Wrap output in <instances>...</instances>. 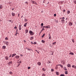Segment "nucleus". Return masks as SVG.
I'll return each mask as SVG.
<instances>
[{"instance_id": "obj_1", "label": "nucleus", "mask_w": 76, "mask_h": 76, "mask_svg": "<svg viewBox=\"0 0 76 76\" xmlns=\"http://www.w3.org/2000/svg\"><path fill=\"white\" fill-rule=\"evenodd\" d=\"M29 33L30 34V35H34V33L31 31H30Z\"/></svg>"}, {"instance_id": "obj_2", "label": "nucleus", "mask_w": 76, "mask_h": 76, "mask_svg": "<svg viewBox=\"0 0 76 76\" xmlns=\"http://www.w3.org/2000/svg\"><path fill=\"white\" fill-rule=\"evenodd\" d=\"M19 30H21L22 29V25L21 24H20L19 26Z\"/></svg>"}, {"instance_id": "obj_3", "label": "nucleus", "mask_w": 76, "mask_h": 76, "mask_svg": "<svg viewBox=\"0 0 76 76\" xmlns=\"http://www.w3.org/2000/svg\"><path fill=\"white\" fill-rule=\"evenodd\" d=\"M15 58H16V59H18L20 58V57L19 55H17L15 56Z\"/></svg>"}, {"instance_id": "obj_4", "label": "nucleus", "mask_w": 76, "mask_h": 76, "mask_svg": "<svg viewBox=\"0 0 76 76\" xmlns=\"http://www.w3.org/2000/svg\"><path fill=\"white\" fill-rule=\"evenodd\" d=\"M37 64L38 66H41V63L40 62H38Z\"/></svg>"}, {"instance_id": "obj_5", "label": "nucleus", "mask_w": 76, "mask_h": 76, "mask_svg": "<svg viewBox=\"0 0 76 76\" xmlns=\"http://www.w3.org/2000/svg\"><path fill=\"white\" fill-rule=\"evenodd\" d=\"M61 63H62L63 64H65V61L64 60H62L61 61Z\"/></svg>"}, {"instance_id": "obj_6", "label": "nucleus", "mask_w": 76, "mask_h": 76, "mask_svg": "<svg viewBox=\"0 0 76 76\" xmlns=\"http://www.w3.org/2000/svg\"><path fill=\"white\" fill-rule=\"evenodd\" d=\"M72 25H73V23H72V22H69V26H72Z\"/></svg>"}, {"instance_id": "obj_7", "label": "nucleus", "mask_w": 76, "mask_h": 76, "mask_svg": "<svg viewBox=\"0 0 76 76\" xmlns=\"http://www.w3.org/2000/svg\"><path fill=\"white\" fill-rule=\"evenodd\" d=\"M16 53L13 54L12 55V57H15V56H16Z\"/></svg>"}, {"instance_id": "obj_8", "label": "nucleus", "mask_w": 76, "mask_h": 76, "mask_svg": "<svg viewBox=\"0 0 76 76\" xmlns=\"http://www.w3.org/2000/svg\"><path fill=\"white\" fill-rule=\"evenodd\" d=\"M5 58L6 60H8L9 59V57L8 56H6L5 57Z\"/></svg>"}, {"instance_id": "obj_9", "label": "nucleus", "mask_w": 76, "mask_h": 76, "mask_svg": "<svg viewBox=\"0 0 76 76\" xmlns=\"http://www.w3.org/2000/svg\"><path fill=\"white\" fill-rule=\"evenodd\" d=\"M67 66L68 67H71V64H68Z\"/></svg>"}, {"instance_id": "obj_10", "label": "nucleus", "mask_w": 76, "mask_h": 76, "mask_svg": "<svg viewBox=\"0 0 76 76\" xmlns=\"http://www.w3.org/2000/svg\"><path fill=\"white\" fill-rule=\"evenodd\" d=\"M25 32H26V34H27V33H28V29H26L25 30Z\"/></svg>"}, {"instance_id": "obj_11", "label": "nucleus", "mask_w": 76, "mask_h": 76, "mask_svg": "<svg viewBox=\"0 0 76 76\" xmlns=\"http://www.w3.org/2000/svg\"><path fill=\"white\" fill-rule=\"evenodd\" d=\"M31 2H32V4H37V3L35 1H31Z\"/></svg>"}, {"instance_id": "obj_12", "label": "nucleus", "mask_w": 76, "mask_h": 76, "mask_svg": "<svg viewBox=\"0 0 76 76\" xmlns=\"http://www.w3.org/2000/svg\"><path fill=\"white\" fill-rule=\"evenodd\" d=\"M72 67L73 68H74V69H76V66L75 65H72Z\"/></svg>"}, {"instance_id": "obj_13", "label": "nucleus", "mask_w": 76, "mask_h": 76, "mask_svg": "<svg viewBox=\"0 0 76 76\" xmlns=\"http://www.w3.org/2000/svg\"><path fill=\"white\" fill-rule=\"evenodd\" d=\"M27 24H28V23H25L24 25V27H26V25H27Z\"/></svg>"}, {"instance_id": "obj_14", "label": "nucleus", "mask_w": 76, "mask_h": 76, "mask_svg": "<svg viewBox=\"0 0 76 76\" xmlns=\"http://www.w3.org/2000/svg\"><path fill=\"white\" fill-rule=\"evenodd\" d=\"M6 48V46H3L2 47V48H3V49H5Z\"/></svg>"}, {"instance_id": "obj_15", "label": "nucleus", "mask_w": 76, "mask_h": 76, "mask_svg": "<svg viewBox=\"0 0 76 76\" xmlns=\"http://www.w3.org/2000/svg\"><path fill=\"white\" fill-rule=\"evenodd\" d=\"M9 42L7 41L6 42V45H9Z\"/></svg>"}, {"instance_id": "obj_16", "label": "nucleus", "mask_w": 76, "mask_h": 76, "mask_svg": "<svg viewBox=\"0 0 76 76\" xmlns=\"http://www.w3.org/2000/svg\"><path fill=\"white\" fill-rule=\"evenodd\" d=\"M69 54H70V55H74V53H73V52H70L69 53Z\"/></svg>"}, {"instance_id": "obj_17", "label": "nucleus", "mask_w": 76, "mask_h": 76, "mask_svg": "<svg viewBox=\"0 0 76 76\" xmlns=\"http://www.w3.org/2000/svg\"><path fill=\"white\" fill-rule=\"evenodd\" d=\"M61 21L62 22V23H64V22H65V20H64V19H62L61 20Z\"/></svg>"}, {"instance_id": "obj_18", "label": "nucleus", "mask_w": 76, "mask_h": 76, "mask_svg": "<svg viewBox=\"0 0 76 76\" xmlns=\"http://www.w3.org/2000/svg\"><path fill=\"white\" fill-rule=\"evenodd\" d=\"M12 15L13 16H15V13H13L12 12Z\"/></svg>"}, {"instance_id": "obj_19", "label": "nucleus", "mask_w": 76, "mask_h": 76, "mask_svg": "<svg viewBox=\"0 0 76 76\" xmlns=\"http://www.w3.org/2000/svg\"><path fill=\"white\" fill-rule=\"evenodd\" d=\"M50 26L48 25V26H46V28H49V29L50 28Z\"/></svg>"}, {"instance_id": "obj_20", "label": "nucleus", "mask_w": 76, "mask_h": 76, "mask_svg": "<svg viewBox=\"0 0 76 76\" xmlns=\"http://www.w3.org/2000/svg\"><path fill=\"white\" fill-rule=\"evenodd\" d=\"M34 39V37H31L30 38V40H31V41H32V39Z\"/></svg>"}, {"instance_id": "obj_21", "label": "nucleus", "mask_w": 76, "mask_h": 76, "mask_svg": "<svg viewBox=\"0 0 76 76\" xmlns=\"http://www.w3.org/2000/svg\"><path fill=\"white\" fill-rule=\"evenodd\" d=\"M68 72L67 71H65V74H66V75H67V74H68Z\"/></svg>"}, {"instance_id": "obj_22", "label": "nucleus", "mask_w": 76, "mask_h": 76, "mask_svg": "<svg viewBox=\"0 0 76 76\" xmlns=\"http://www.w3.org/2000/svg\"><path fill=\"white\" fill-rule=\"evenodd\" d=\"M0 9H3V6H2V5H1L0 6Z\"/></svg>"}, {"instance_id": "obj_23", "label": "nucleus", "mask_w": 76, "mask_h": 76, "mask_svg": "<svg viewBox=\"0 0 76 76\" xmlns=\"http://www.w3.org/2000/svg\"><path fill=\"white\" fill-rule=\"evenodd\" d=\"M42 70L43 71H46V69H44V68H43L42 69Z\"/></svg>"}, {"instance_id": "obj_24", "label": "nucleus", "mask_w": 76, "mask_h": 76, "mask_svg": "<svg viewBox=\"0 0 76 76\" xmlns=\"http://www.w3.org/2000/svg\"><path fill=\"white\" fill-rule=\"evenodd\" d=\"M56 42H53L52 44L53 45H56Z\"/></svg>"}, {"instance_id": "obj_25", "label": "nucleus", "mask_w": 76, "mask_h": 76, "mask_svg": "<svg viewBox=\"0 0 76 76\" xmlns=\"http://www.w3.org/2000/svg\"><path fill=\"white\" fill-rule=\"evenodd\" d=\"M64 70H67V69H66V67H64Z\"/></svg>"}, {"instance_id": "obj_26", "label": "nucleus", "mask_w": 76, "mask_h": 76, "mask_svg": "<svg viewBox=\"0 0 76 76\" xmlns=\"http://www.w3.org/2000/svg\"><path fill=\"white\" fill-rule=\"evenodd\" d=\"M42 43H44V42H45V41L44 40H42Z\"/></svg>"}, {"instance_id": "obj_27", "label": "nucleus", "mask_w": 76, "mask_h": 76, "mask_svg": "<svg viewBox=\"0 0 76 76\" xmlns=\"http://www.w3.org/2000/svg\"><path fill=\"white\" fill-rule=\"evenodd\" d=\"M67 13L68 14H69V13H70V11L68 10L67 11Z\"/></svg>"}, {"instance_id": "obj_28", "label": "nucleus", "mask_w": 76, "mask_h": 76, "mask_svg": "<svg viewBox=\"0 0 76 76\" xmlns=\"http://www.w3.org/2000/svg\"><path fill=\"white\" fill-rule=\"evenodd\" d=\"M5 39H6V40H8V39H9L7 37H6L5 38Z\"/></svg>"}, {"instance_id": "obj_29", "label": "nucleus", "mask_w": 76, "mask_h": 76, "mask_svg": "<svg viewBox=\"0 0 76 76\" xmlns=\"http://www.w3.org/2000/svg\"><path fill=\"white\" fill-rule=\"evenodd\" d=\"M56 74L57 75H58V72H56Z\"/></svg>"}, {"instance_id": "obj_30", "label": "nucleus", "mask_w": 76, "mask_h": 76, "mask_svg": "<svg viewBox=\"0 0 76 76\" xmlns=\"http://www.w3.org/2000/svg\"><path fill=\"white\" fill-rule=\"evenodd\" d=\"M45 36V34H44L42 36V37L43 38Z\"/></svg>"}, {"instance_id": "obj_31", "label": "nucleus", "mask_w": 76, "mask_h": 76, "mask_svg": "<svg viewBox=\"0 0 76 76\" xmlns=\"http://www.w3.org/2000/svg\"><path fill=\"white\" fill-rule=\"evenodd\" d=\"M18 63H22V61H20L19 62H18Z\"/></svg>"}, {"instance_id": "obj_32", "label": "nucleus", "mask_w": 76, "mask_h": 76, "mask_svg": "<svg viewBox=\"0 0 76 76\" xmlns=\"http://www.w3.org/2000/svg\"><path fill=\"white\" fill-rule=\"evenodd\" d=\"M28 51H30V50H31V51H32V49H28Z\"/></svg>"}, {"instance_id": "obj_33", "label": "nucleus", "mask_w": 76, "mask_h": 76, "mask_svg": "<svg viewBox=\"0 0 76 76\" xmlns=\"http://www.w3.org/2000/svg\"><path fill=\"white\" fill-rule=\"evenodd\" d=\"M42 30H43V31H44L45 29H44V28L43 27L42 28Z\"/></svg>"}, {"instance_id": "obj_34", "label": "nucleus", "mask_w": 76, "mask_h": 76, "mask_svg": "<svg viewBox=\"0 0 76 76\" xmlns=\"http://www.w3.org/2000/svg\"><path fill=\"white\" fill-rule=\"evenodd\" d=\"M17 34H18V32H16L15 34V35L16 36H17Z\"/></svg>"}, {"instance_id": "obj_35", "label": "nucleus", "mask_w": 76, "mask_h": 76, "mask_svg": "<svg viewBox=\"0 0 76 76\" xmlns=\"http://www.w3.org/2000/svg\"><path fill=\"white\" fill-rule=\"evenodd\" d=\"M60 76H64V75L63 74H61V75H60Z\"/></svg>"}, {"instance_id": "obj_36", "label": "nucleus", "mask_w": 76, "mask_h": 76, "mask_svg": "<svg viewBox=\"0 0 76 76\" xmlns=\"http://www.w3.org/2000/svg\"><path fill=\"white\" fill-rule=\"evenodd\" d=\"M37 44V42H34V44Z\"/></svg>"}, {"instance_id": "obj_37", "label": "nucleus", "mask_w": 76, "mask_h": 76, "mask_svg": "<svg viewBox=\"0 0 76 76\" xmlns=\"http://www.w3.org/2000/svg\"><path fill=\"white\" fill-rule=\"evenodd\" d=\"M44 25V24L43 23H42L41 25V26H43Z\"/></svg>"}, {"instance_id": "obj_38", "label": "nucleus", "mask_w": 76, "mask_h": 76, "mask_svg": "<svg viewBox=\"0 0 76 76\" xmlns=\"http://www.w3.org/2000/svg\"><path fill=\"white\" fill-rule=\"evenodd\" d=\"M42 76H45V74H42Z\"/></svg>"}, {"instance_id": "obj_39", "label": "nucleus", "mask_w": 76, "mask_h": 76, "mask_svg": "<svg viewBox=\"0 0 76 76\" xmlns=\"http://www.w3.org/2000/svg\"><path fill=\"white\" fill-rule=\"evenodd\" d=\"M31 69V67L29 66L28 67V69Z\"/></svg>"}, {"instance_id": "obj_40", "label": "nucleus", "mask_w": 76, "mask_h": 76, "mask_svg": "<svg viewBox=\"0 0 76 76\" xmlns=\"http://www.w3.org/2000/svg\"><path fill=\"white\" fill-rule=\"evenodd\" d=\"M9 63H10V64H12V61H11L9 62Z\"/></svg>"}, {"instance_id": "obj_41", "label": "nucleus", "mask_w": 76, "mask_h": 76, "mask_svg": "<svg viewBox=\"0 0 76 76\" xmlns=\"http://www.w3.org/2000/svg\"><path fill=\"white\" fill-rule=\"evenodd\" d=\"M25 21L27 22V21H28V20L26 19H25Z\"/></svg>"}, {"instance_id": "obj_42", "label": "nucleus", "mask_w": 76, "mask_h": 76, "mask_svg": "<svg viewBox=\"0 0 76 76\" xmlns=\"http://www.w3.org/2000/svg\"><path fill=\"white\" fill-rule=\"evenodd\" d=\"M54 69H51V71H52V72H54Z\"/></svg>"}, {"instance_id": "obj_43", "label": "nucleus", "mask_w": 76, "mask_h": 76, "mask_svg": "<svg viewBox=\"0 0 76 76\" xmlns=\"http://www.w3.org/2000/svg\"><path fill=\"white\" fill-rule=\"evenodd\" d=\"M12 57V54H11L10 56L9 57Z\"/></svg>"}, {"instance_id": "obj_44", "label": "nucleus", "mask_w": 76, "mask_h": 76, "mask_svg": "<svg viewBox=\"0 0 76 76\" xmlns=\"http://www.w3.org/2000/svg\"><path fill=\"white\" fill-rule=\"evenodd\" d=\"M36 52H37V53H39V52L38 51V50H36Z\"/></svg>"}, {"instance_id": "obj_45", "label": "nucleus", "mask_w": 76, "mask_h": 76, "mask_svg": "<svg viewBox=\"0 0 76 76\" xmlns=\"http://www.w3.org/2000/svg\"><path fill=\"white\" fill-rule=\"evenodd\" d=\"M43 30H42L41 31H40V33H41V32H42V31H43Z\"/></svg>"}, {"instance_id": "obj_46", "label": "nucleus", "mask_w": 76, "mask_h": 76, "mask_svg": "<svg viewBox=\"0 0 76 76\" xmlns=\"http://www.w3.org/2000/svg\"><path fill=\"white\" fill-rule=\"evenodd\" d=\"M9 73H10V74H12V72H9Z\"/></svg>"}, {"instance_id": "obj_47", "label": "nucleus", "mask_w": 76, "mask_h": 76, "mask_svg": "<svg viewBox=\"0 0 76 76\" xmlns=\"http://www.w3.org/2000/svg\"><path fill=\"white\" fill-rule=\"evenodd\" d=\"M60 66L62 68H63V66L61 65Z\"/></svg>"}, {"instance_id": "obj_48", "label": "nucleus", "mask_w": 76, "mask_h": 76, "mask_svg": "<svg viewBox=\"0 0 76 76\" xmlns=\"http://www.w3.org/2000/svg\"><path fill=\"white\" fill-rule=\"evenodd\" d=\"M62 19H65V18H64V17H63L62 18Z\"/></svg>"}, {"instance_id": "obj_49", "label": "nucleus", "mask_w": 76, "mask_h": 76, "mask_svg": "<svg viewBox=\"0 0 76 76\" xmlns=\"http://www.w3.org/2000/svg\"><path fill=\"white\" fill-rule=\"evenodd\" d=\"M54 16H55V17H56V14H54Z\"/></svg>"}, {"instance_id": "obj_50", "label": "nucleus", "mask_w": 76, "mask_h": 76, "mask_svg": "<svg viewBox=\"0 0 76 76\" xmlns=\"http://www.w3.org/2000/svg\"><path fill=\"white\" fill-rule=\"evenodd\" d=\"M25 3H26V4H28V2H25Z\"/></svg>"}, {"instance_id": "obj_51", "label": "nucleus", "mask_w": 76, "mask_h": 76, "mask_svg": "<svg viewBox=\"0 0 76 76\" xmlns=\"http://www.w3.org/2000/svg\"><path fill=\"white\" fill-rule=\"evenodd\" d=\"M14 28H15V29H17V27H16V26Z\"/></svg>"}, {"instance_id": "obj_52", "label": "nucleus", "mask_w": 76, "mask_h": 76, "mask_svg": "<svg viewBox=\"0 0 76 76\" xmlns=\"http://www.w3.org/2000/svg\"><path fill=\"white\" fill-rule=\"evenodd\" d=\"M74 3H75V4H76V1H74Z\"/></svg>"}, {"instance_id": "obj_53", "label": "nucleus", "mask_w": 76, "mask_h": 76, "mask_svg": "<svg viewBox=\"0 0 76 76\" xmlns=\"http://www.w3.org/2000/svg\"><path fill=\"white\" fill-rule=\"evenodd\" d=\"M55 21L56 23H57V22H58V21L57 20H56Z\"/></svg>"}, {"instance_id": "obj_54", "label": "nucleus", "mask_w": 76, "mask_h": 76, "mask_svg": "<svg viewBox=\"0 0 76 76\" xmlns=\"http://www.w3.org/2000/svg\"><path fill=\"white\" fill-rule=\"evenodd\" d=\"M49 39H51V36H49Z\"/></svg>"}, {"instance_id": "obj_55", "label": "nucleus", "mask_w": 76, "mask_h": 76, "mask_svg": "<svg viewBox=\"0 0 76 76\" xmlns=\"http://www.w3.org/2000/svg\"><path fill=\"white\" fill-rule=\"evenodd\" d=\"M18 30L17 29L16 30V32H18Z\"/></svg>"}, {"instance_id": "obj_56", "label": "nucleus", "mask_w": 76, "mask_h": 76, "mask_svg": "<svg viewBox=\"0 0 76 76\" xmlns=\"http://www.w3.org/2000/svg\"><path fill=\"white\" fill-rule=\"evenodd\" d=\"M65 11H66V10H64L63 12H65Z\"/></svg>"}, {"instance_id": "obj_57", "label": "nucleus", "mask_w": 76, "mask_h": 76, "mask_svg": "<svg viewBox=\"0 0 76 76\" xmlns=\"http://www.w3.org/2000/svg\"><path fill=\"white\" fill-rule=\"evenodd\" d=\"M19 15H20V14H18V17H19Z\"/></svg>"}, {"instance_id": "obj_58", "label": "nucleus", "mask_w": 76, "mask_h": 76, "mask_svg": "<svg viewBox=\"0 0 76 76\" xmlns=\"http://www.w3.org/2000/svg\"><path fill=\"white\" fill-rule=\"evenodd\" d=\"M20 56L22 57V56H23V55H20Z\"/></svg>"}, {"instance_id": "obj_59", "label": "nucleus", "mask_w": 76, "mask_h": 76, "mask_svg": "<svg viewBox=\"0 0 76 76\" xmlns=\"http://www.w3.org/2000/svg\"><path fill=\"white\" fill-rule=\"evenodd\" d=\"M14 9H15V8H12V10H14Z\"/></svg>"}, {"instance_id": "obj_60", "label": "nucleus", "mask_w": 76, "mask_h": 76, "mask_svg": "<svg viewBox=\"0 0 76 76\" xmlns=\"http://www.w3.org/2000/svg\"><path fill=\"white\" fill-rule=\"evenodd\" d=\"M72 41L73 42H74V40L73 39L72 40Z\"/></svg>"}, {"instance_id": "obj_61", "label": "nucleus", "mask_w": 76, "mask_h": 76, "mask_svg": "<svg viewBox=\"0 0 76 76\" xmlns=\"http://www.w3.org/2000/svg\"><path fill=\"white\" fill-rule=\"evenodd\" d=\"M20 66V64H19L17 67H18V66Z\"/></svg>"}, {"instance_id": "obj_62", "label": "nucleus", "mask_w": 76, "mask_h": 76, "mask_svg": "<svg viewBox=\"0 0 76 76\" xmlns=\"http://www.w3.org/2000/svg\"><path fill=\"white\" fill-rule=\"evenodd\" d=\"M31 43L32 44H34V43H33V42H31Z\"/></svg>"}, {"instance_id": "obj_63", "label": "nucleus", "mask_w": 76, "mask_h": 76, "mask_svg": "<svg viewBox=\"0 0 76 76\" xmlns=\"http://www.w3.org/2000/svg\"><path fill=\"white\" fill-rule=\"evenodd\" d=\"M58 66H61V64H58Z\"/></svg>"}, {"instance_id": "obj_64", "label": "nucleus", "mask_w": 76, "mask_h": 76, "mask_svg": "<svg viewBox=\"0 0 76 76\" xmlns=\"http://www.w3.org/2000/svg\"><path fill=\"white\" fill-rule=\"evenodd\" d=\"M24 42H26V41L24 40Z\"/></svg>"}]
</instances>
